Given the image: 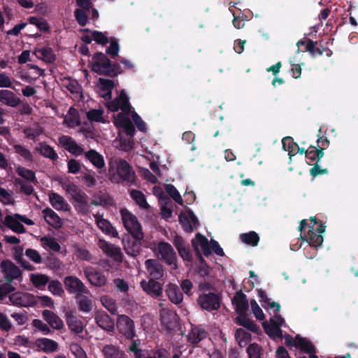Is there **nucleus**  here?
Instances as JSON below:
<instances>
[{
  "instance_id": "3",
  "label": "nucleus",
  "mask_w": 358,
  "mask_h": 358,
  "mask_svg": "<svg viewBox=\"0 0 358 358\" xmlns=\"http://www.w3.org/2000/svg\"><path fill=\"white\" fill-rule=\"evenodd\" d=\"M120 214L123 224L126 229L135 239L138 241L142 240L144 236L143 232L136 215L125 208L121 209Z\"/></svg>"
},
{
  "instance_id": "35",
  "label": "nucleus",
  "mask_w": 358,
  "mask_h": 358,
  "mask_svg": "<svg viewBox=\"0 0 358 358\" xmlns=\"http://www.w3.org/2000/svg\"><path fill=\"white\" fill-rule=\"evenodd\" d=\"M64 124L70 128H75L80 124L79 114L76 109L70 108L64 117Z\"/></svg>"
},
{
  "instance_id": "64",
  "label": "nucleus",
  "mask_w": 358,
  "mask_h": 358,
  "mask_svg": "<svg viewBox=\"0 0 358 358\" xmlns=\"http://www.w3.org/2000/svg\"><path fill=\"white\" fill-rule=\"evenodd\" d=\"M249 358H260V348L257 344H251L247 349Z\"/></svg>"
},
{
  "instance_id": "61",
  "label": "nucleus",
  "mask_w": 358,
  "mask_h": 358,
  "mask_svg": "<svg viewBox=\"0 0 358 358\" xmlns=\"http://www.w3.org/2000/svg\"><path fill=\"white\" fill-rule=\"evenodd\" d=\"M29 22L30 24L36 25L41 30L47 31L49 29L47 22L43 19L37 17H31L29 19Z\"/></svg>"
},
{
  "instance_id": "56",
  "label": "nucleus",
  "mask_w": 358,
  "mask_h": 358,
  "mask_svg": "<svg viewBox=\"0 0 358 358\" xmlns=\"http://www.w3.org/2000/svg\"><path fill=\"white\" fill-rule=\"evenodd\" d=\"M166 190L167 193L173 198V199L178 203L182 205V199L176 189V188L172 185H167L166 186Z\"/></svg>"
},
{
  "instance_id": "24",
  "label": "nucleus",
  "mask_w": 358,
  "mask_h": 358,
  "mask_svg": "<svg viewBox=\"0 0 358 358\" xmlns=\"http://www.w3.org/2000/svg\"><path fill=\"white\" fill-rule=\"evenodd\" d=\"M148 273L152 279H159L164 275V267L156 259H148L145 262Z\"/></svg>"
},
{
  "instance_id": "20",
  "label": "nucleus",
  "mask_w": 358,
  "mask_h": 358,
  "mask_svg": "<svg viewBox=\"0 0 358 358\" xmlns=\"http://www.w3.org/2000/svg\"><path fill=\"white\" fill-rule=\"evenodd\" d=\"M232 304L237 313L245 315L249 308L248 301L242 292H237L232 299Z\"/></svg>"
},
{
  "instance_id": "13",
  "label": "nucleus",
  "mask_w": 358,
  "mask_h": 358,
  "mask_svg": "<svg viewBox=\"0 0 358 358\" xmlns=\"http://www.w3.org/2000/svg\"><path fill=\"white\" fill-rule=\"evenodd\" d=\"M117 327L119 331L125 337L133 338L135 336L134 322L128 316L119 315L117 320Z\"/></svg>"
},
{
  "instance_id": "7",
  "label": "nucleus",
  "mask_w": 358,
  "mask_h": 358,
  "mask_svg": "<svg viewBox=\"0 0 358 358\" xmlns=\"http://www.w3.org/2000/svg\"><path fill=\"white\" fill-rule=\"evenodd\" d=\"M63 188L69 193L77 203L75 207L79 210H85L87 207V196L77 185L71 182L63 184Z\"/></svg>"
},
{
  "instance_id": "10",
  "label": "nucleus",
  "mask_w": 358,
  "mask_h": 358,
  "mask_svg": "<svg viewBox=\"0 0 358 358\" xmlns=\"http://www.w3.org/2000/svg\"><path fill=\"white\" fill-rule=\"evenodd\" d=\"M10 302L15 305L24 307L33 306L37 304V299L28 292H17L9 296Z\"/></svg>"
},
{
  "instance_id": "30",
  "label": "nucleus",
  "mask_w": 358,
  "mask_h": 358,
  "mask_svg": "<svg viewBox=\"0 0 358 358\" xmlns=\"http://www.w3.org/2000/svg\"><path fill=\"white\" fill-rule=\"evenodd\" d=\"M45 222L52 227L59 229L62 226L60 217L50 208H46L42 211Z\"/></svg>"
},
{
  "instance_id": "25",
  "label": "nucleus",
  "mask_w": 358,
  "mask_h": 358,
  "mask_svg": "<svg viewBox=\"0 0 358 358\" xmlns=\"http://www.w3.org/2000/svg\"><path fill=\"white\" fill-rule=\"evenodd\" d=\"M35 346L41 351L46 353L55 352L58 350L57 342L48 338H38L35 341Z\"/></svg>"
},
{
  "instance_id": "42",
  "label": "nucleus",
  "mask_w": 358,
  "mask_h": 358,
  "mask_svg": "<svg viewBox=\"0 0 358 358\" xmlns=\"http://www.w3.org/2000/svg\"><path fill=\"white\" fill-rule=\"evenodd\" d=\"M282 148L288 152L289 155H295L297 150H299L298 145L294 143L291 137H285L282 141Z\"/></svg>"
},
{
  "instance_id": "47",
  "label": "nucleus",
  "mask_w": 358,
  "mask_h": 358,
  "mask_svg": "<svg viewBox=\"0 0 358 358\" xmlns=\"http://www.w3.org/2000/svg\"><path fill=\"white\" fill-rule=\"evenodd\" d=\"M62 85L72 94H79L81 91V87L76 80L69 78H64Z\"/></svg>"
},
{
  "instance_id": "6",
  "label": "nucleus",
  "mask_w": 358,
  "mask_h": 358,
  "mask_svg": "<svg viewBox=\"0 0 358 358\" xmlns=\"http://www.w3.org/2000/svg\"><path fill=\"white\" fill-rule=\"evenodd\" d=\"M154 252L158 257L162 259L172 269L178 268L176 252L169 243L163 241L159 242L154 248Z\"/></svg>"
},
{
  "instance_id": "63",
  "label": "nucleus",
  "mask_w": 358,
  "mask_h": 358,
  "mask_svg": "<svg viewBox=\"0 0 358 358\" xmlns=\"http://www.w3.org/2000/svg\"><path fill=\"white\" fill-rule=\"evenodd\" d=\"M160 316L162 322L168 325L171 322V320L176 317V315L173 312L168 309L162 308L160 310Z\"/></svg>"
},
{
  "instance_id": "58",
  "label": "nucleus",
  "mask_w": 358,
  "mask_h": 358,
  "mask_svg": "<svg viewBox=\"0 0 358 358\" xmlns=\"http://www.w3.org/2000/svg\"><path fill=\"white\" fill-rule=\"evenodd\" d=\"M238 320L241 325L245 327L248 329L256 331L257 329V327L254 322L250 320V319L247 318L245 315H240V316L238 317Z\"/></svg>"
},
{
  "instance_id": "4",
  "label": "nucleus",
  "mask_w": 358,
  "mask_h": 358,
  "mask_svg": "<svg viewBox=\"0 0 358 358\" xmlns=\"http://www.w3.org/2000/svg\"><path fill=\"white\" fill-rule=\"evenodd\" d=\"M311 221L313 222V225H309L308 231L304 233L303 236L301 235V237L310 246L317 248L323 243L322 234L324 232L325 227L317 222L315 218H311Z\"/></svg>"
},
{
  "instance_id": "8",
  "label": "nucleus",
  "mask_w": 358,
  "mask_h": 358,
  "mask_svg": "<svg viewBox=\"0 0 358 358\" xmlns=\"http://www.w3.org/2000/svg\"><path fill=\"white\" fill-rule=\"evenodd\" d=\"M92 69L99 74L111 75L115 72L114 66L103 53H96L93 57Z\"/></svg>"
},
{
  "instance_id": "34",
  "label": "nucleus",
  "mask_w": 358,
  "mask_h": 358,
  "mask_svg": "<svg viewBox=\"0 0 358 358\" xmlns=\"http://www.w3.org/2000/svg\"><path fill=\"white\" fill-rule=\"evenodd\" d=\"M85 158L89 160L96 168L102 169L105 166L103 156L94 150L84 152Z\"/></svg>"
},
{
  "instance_id": "37",
  "label": "nucleus",
  "mask_w": 358,
  "mask_h": 358,
  "mask_svg": "<svg viewBox=\"0 0 358 358\" xmlns=\"http://www.w3.org/2000/svg\"><path fill=\"white\" fill-rule=\"evenodd\" d=\"M40 241L43 248L48 251L57 252L61 250L59 243L55 238L50 236H43L41 238Z\"/></svg>"
},
{
  "instance_id": "23",
  "label": "nucleus",
  "mask_w": 358,
  "mask_h": 358,
  "mask_svg": "<svg viewBox=\"0 0 358 358\" xmlns=\"http://www.w3.org/2000/svg\"><path fill=\"white\" fill-rule=\"evenodd\" d=\"M141 286L143 291L154 298H157L162 294V289L160 283L154 279H150L148 281L142 280L141 282Z\"/></svg>"
},
{
  "instance_id": "57",
  "label": "nucleus",
  "mask_w": 358,
  "mask_h": 358,
  "mask_svg": "<svg viewBox=\"0 0 358 358\" xmlns=\"http://www.w3.org/2000/svg\"><path fill=\"white\" fill-rule=\"evenodd\" d=\"M264 327L266 333L273 337H281L282 331L279 327L275 326L273 324H264Z\"/></svg>"
},
{
  "instance_id": "31",
  "label": "nucleus",
  "mask_w": 358,
  "mask_h": 358,
  "mask_svg": "<svg viewBox=\"0 0 358 358\" xmlns=\"http://www.w3.org/2000/svg\"><path fill=\"white\" fill-rule=\"evenodd\" d=\"M101 352L104 358H125V354L120 347L113 344L103 345Z\"/></svg>"
},
{
  "instance_id": "22",
  "label": "nucleus",
  "mask_w": 358,
  "mask_h": 358,
  "mask_svg": "<svg viewBox=\"0 0 358 358\" xmlns=\"http://www.w3.org/2000/svg\"><path fill=\"white\" fill-rule=\"evenodd\" d=\"M192 244L197 253H200L201 251L206 256L211 253L210 243L205 236L200 234H197L195 238L192 239Z\"/></svg>"
},
{
  "instance_id": "62",
  "label": "nucleus",
  "mask_w": 358,
  "mask_h": 358,
  "mask_svg": "<svg viewBox=\"0 0 358 358\" xmlns=\"http://www.w3.org/2000/svg\"><path fill=\"white\" fill-rule=\"evenodd\" d=\"M17 173L21 177L25 178L27 180L34 181L35 179L34 173L22 166H18L17 168Z\"/></svg>"
},
{
  "instance_id": "2",
  "label": "nucleus",
  "mask_w": 358,
  "mask_h": 358,
  "mask_svg": "<svg viewBox=\"0 0 358 358\" xmlns=\"http://www.w3.org/2000/svg\"><path fill=\"white\" fill-rule=\"evenodd\" d=\"M131 112L121 111L117 115H115L113 123L117 128L123 129L125 132L130 136V139L126 143L121 145L122 148L124 150H131L133 148V141L131 138L135 134V128L130 120L129 115Z\"/></svg>"
},
{
  "instance_id": "21",
  "label": "nucleus",
  "mask_w": 358,
  "mask_h": 358,
  "mask_svg": "<svg viewBox=\"0 0 358 358\" xmlns=\"http://www.w3.org/2000/svg\"><path fill=\"white\" fill-rule=\"evenodd\" d=\"M42 316L53 329L59 331L64 328V324L62 320L54 312L50 310H44L42 312Z\"/></svg>"
},
{
  "instance_id": "50",
  "label": "nucleus",
  "mask_w": 358,
  "mask_h": 358,
  "mask_svg": "<svg viewBox=\"0 0 358 358\" xmlns=\"http://www.w3.org/2000/svg\"><path fill=\"white\" fill-rule=\"evenodd\" d=\"M250 334L243 329H238L236 331V339L241 347L245 346L250 341Z\"/></svg>"
},
{
  "instance_id": "40",
  "label": "nucleus",
  "mask_w": 358,
  "mask_h": 358,
  "mask_svg": "<svg viewBox=\"0 0 358 358\" xmlns=\"http://www.w3.org/2000/svg\"><path fill=\"white\" fill-rule=\"evenodd\" d=\"M296 348L301 350V351L307 353L306 355H305L307 358H310V355H315V350L313 345L311 343L303 338H299L298 339V343ZM304 355H302L301 357H303ZM301 356L299 357V358Z\"/></svg>"
},
{
  "instance_id": "41",
  "label": "nucleus",
  "mask_w": 358,
  "mask_h": 358,
  "mask_svg": "<svg viewBox=\"0 0 358 358\" xmlns=\"http://www.w3.org/2000/svg\"><path fill=\"white\" fill-rule=\"evenodd\" d=\"M36 150L45 157L50 159H55L57 158V154L54 149L45 143H39L38 147Z\"/></svg>"
},
{
  "instance_id": "5",
  "label": "nucleus",
  "mask_w": 358,
  "mask_h": 358,
  "mask_svg": "<svg viewBox=\"0 0 358 358\" xmlns=\"http://www.w3.org/2000/svg\"><path fill=\"white\" fill-rule=\"evenodd\" d=\"M22 222L27 225L34 224V222L32 220L27 217L25 215L17 213L13 215H6L3 222L5 226L17 234H23L26 231L24 227L22 224Z\"/></svg>"
},
{
  "instance_id": "16",
  "label": "nucleus",
  "mask_w": 358,
  "mask_h": 358,
  "mask_svg": "<svg viewBox=\"0 0 358 358\" xmlns=\"http://www.w3.org/2000/svg\"><path fill=\"white\" fill-rule=\"evenodd\" d=\"M180 222L185 231L192 232L199 226V220L191 210H187L180 215Z\"/></svg>"
},
{
  "instance_id": "29",
  "label": "nucleus",
  "mask_w": 358,
  "mask_h": 358,
  "mask_svg": "<svg viewBox=\"0 0 358 358\" xmlns=\"http://www.w3.org/2000/svg\"><path fill=\"white\" fill-rule=\"evenodd\" d=\"M51 206L57 210L69 211L71 207L66 200L59 194L55 192H50L48 194Z\"/></svg>"
},
{
  "instance_id": "48",
  "label": "nucleus",
  "mask_w": 358,
  "mask_h": 358,
  "mask_svg": "<svg viewBox=\"0 0 358 358\" xmlns=\"http://www.w3.org/2000/svg\"><path fill=\"white\" fill-rule=\"evenodd\" d=\"M240 238L243 243L252 246L257 245L259 241L258 234L255 231L242 234H241Z\"/></svg>"
},
{
  "instance_id": "11",
  "label": "nucleus",
  "mask_w": 358,
  "mask_h": 358,
  "mask_svg": "<svg viewBox=\"0 0 358 358\" xmlns=\"http://www.w3.org/2000/svg\"><path fill=\"white\" fill-rule=\"evenodd\" d=\"M197 302L200 307L208 311L217 310L220 307V301L218 296L214 293L200 294Z\"/></svg>"
},
{
  "instance_id": "27",
  "label": "nucleus",
  "mask_w": 358,
  "mask_h": 358,
  "mask_svg": "<svg viewBox=\"0 0 358 358\" xmlns=\"http://www.w3.org/2000/svg\"><path fill=\"white\" fill-rule=\"evenodd\" d=\"M165 293L172 303L178 305L183 301V294L175 284L169 283L166 286Z\"/></svg>"
},
{
  "instance_id": "18",
  "label": "nucleus",
  "mask_w": 358,
  "mask_h": 358,
  "mask_svg": "<svg viewBox=\"0 0 358 358\" xmlns=\"http://www.w3.org/2000/svg\"><path fill=\"white\" fill-rule=\"evenodd\" d=\"M59 144L70 153L75 155H80L84 153L83 148L70 136H62L59 138Z\"/></svg>"
},
{
  "instance_id": "60",
  "label": "nucleus",
  "mask_w": 358,
  "mask_h": 358,
  "mask_svg": "<svg viewBox=\"0 0 358 358\" xmlns=\"http://www.w3.org/2000/svg\"><path fill=\"white\" fill-rule=\"evenodd\" d=\"M324 152L322 149L317 150L315 148H310L306 152V157L312 162L320 159L323 157Z\"/></svg>"
},
{
  "instance_id": "49",
  "label": "nucleus",
  "mask_w": 358,
  "mask_h": 358,
  "mask_svg": "<svg viewBox=\"0 0 358 358\" xmlns=\"http://www.w3.org/2000/svg\"><path fill=\"white\" fill-rule=\"evenodd\" d=\"M78 309L83 313H90L92 310V301L87 296H80L78 301Z\"/></svg>"
},
{
  "instance_id": "53",
  "label": "nucleus",
  "mask_w": 358,
  "mask_h": 358,
  "mask_svg": "<svg viewBox=\"0 0 358 358\" xmlns=\"http://www.w3.org/2000/svg\"><path fill=\"white\" fill-rule=\"evenodd\" d=\"M13 148L15 149V152L22 157L25 161H33L34 157L28 149L20 145H15Z\"/></svg>"
},
{
  "instance_id": "19",
  "label": "nucleus",
  "mask_w": 358,
  "mask_h": 358,
  "mask_svg": "<svg viewBox=\"0 0 358 358\" xmlns=\"http://www.w3.org/2000/svg\"><path fill=\"white\" fill-rule=\"evenodd\" d=\"M94 319L96 323L100 328L107 331H113L114 330V321L105 312L101 310H97L95 313Z\"/></svg>"
},
{
  "instance_id": "59",
  "label": "nucleus",
  "mask_w": 358,
  "mask_h": 358,
  "mask_svg": "<svg viewBox=\"0 0 358 358\" xmlns=\"http://www.w3.org/2000/svg\"><path fill=\"white\" fill-rule=\"evenodd\" d=\"M74 255L78 258L85 261H90L92 259L90 252L85 248L79 246L75 247Z\"/></svg>"
},
{
  "instance_id": "26",
  "label": "nucleus",
  "mask_w": 358,
  "mask_h": 358,
  "mask_svg": "<svg viewBox=\"0 0 358 358\" xmlns=\"http://www.w3.org/2000/svg\"><path fill=\"white\" fill-rule=\"evenodd\" d=\"M66 321L71 331L76 334H81L83 331L84 324L83 321L76 316L72 312H68L66 313Z\"/></svg>"
},
{
  "instance_id": "51",
  "label": "nucleus",
  "mask_w": 358,
  "mask_h": 358,
  "mask_svg": "<svg viewBox=\"0 0 358 358\" xmlns=\"http://www.w3.org/2000/svg\"><path fill=\"white\" fill-rule=\"evenodd\" d=\"M43 132L42 127L38 124L24 129V133L27 138L34 139L41 135Z\"/></svg>"
},
{
  "instance_id": "43",
  "label": "nucleus",
  "mask_w": 358,
  "mask_h": 358,
  "mask_svg": "<svg viewBox=\"0 0 358 358\" xmlns=\"http://www.w3.org/2000/svg\"><path fill=\"white\" fill-rule=\"evenodd\" d=\"M99 84L101 90L106 91V93H101V96L106 99H110L111 90L114 87L113 82L109 79L100 78Z\"/></svg>"
},
{
  "instance_id": "44",
  "label": "nucleus",
  "mask_w": 358,
  "mask_h": 358,
  "mask_svg": "<svg viewBox=\"0 0 358 358\" xmlns=\"http://www.w3.org/2000/svg\"><path fill=\"white\" fill-rule=\"evenodd\" d=\"M104 110L102 108L92 109L87 113V117L91 122L105 123Z\"/></svg>"
},
{
  "instance_id": "15",
  "label": "nucleus",
  "mask_w": 358,
  "mask_h": 358,
  "mask_svg": "<svg viewBox=\"0 0 358 358\" xmlns=\"http://www.w3.org/2000/svg\"><path fill=\"white\" fill-rule=\"evenodd\" d=\"M98 245L106 255L110 257L116 262H122V253L120 247L111 244L103 239H99Z\"/></svg>"
},
{
  "instance_id": "54",
  "label": "nucleus",
  "mask_w": 358,
  "mask_h": 358,
  "mask_svg": "<svg viewBox=\"0 0 358 358\" xmlns=\"http://www.w3.org/2000/svg\"><path fill=\"white\" fill-rule=\"evenodd\" d=\"M69 349L75 358H87L85 351L79 344L72 343L69 345Z\"/></svg>"
},
{
  "instance_id": "46",
  "label": "nucleus",
  "mask_w": 358,
  "mask_h": 358,
  "mask_svg": "<svg viewBox=\"0 0 358 358\" xmlns=\"http://www.w3.org/2000/svg\"><path fill=\"white\" fill-rule=\"evenodd\" d=\"M100 301L103 306L106 308L111 314H116L117 303L115 301L107 295L102 296Z\"/></svg>"
},
{
  "instance_id": "17",
  "label": "nucleus",
  "mask_w": 358,
  "mask_h": 358,
  "mask_svg": "<svg viewBox=\"0 0 358 358\" xmlns=\"http://www.w3.org/2000/svg\"><path fill=\"white\" fill-rule=\"evenodd\" d=\"M0 268L8 280L18 279L21 277V270L10 261H3Z\"/></svg>"
},
{
  "instance_id": "55",
  "label": "nucleus",
  "mask_w": 358,
  "mask_h": 358,
  "mask_svg": "<svg viewBox=\"0 0 358 358\" xmlns=\"http://www.w3.org/2000/svg\"><path fill=\"white\" fill-rule=\"evenodd\" d=\"M33 327L40 331L44 335L51 334L52 331L48 324L43 322L41 320L35 319L32 322Z\"/></svg>"
},
{
  "instance_id": "28",
  "label": "nucleus",
  "mask_w": 358,
  "mask_h": 358,
  "mask_svg": "<svg viewBox=\"0 0 358 358\" xmlns=\"http://www.w3.org/2000/svg\"><path fill=\"white\" fill-rule=\"evenodd\" d=\"M20 99L10 90H0V102L10 107H17L20 103Z\"/></svg>"
},
{
  "instance_id": "38",
  "label": "nucleus",
  "mask_w": 358,
  "mask_h": 358,
  "mask_svg": "<svg viewBox=\"0 0 358 358\" xmlns=\"http://www.w3.org/2000/svg\"><path fill=\"white\" fill-rule=\"evenodd\" d=\"M36 57L46 62H52L55 60V55L49 48H37L34 52Z\"/></svg>"
},
{
  "instance_id": "9",
  "label": "nucleus",
  "mask_w": 358,
  "mask_h": 358,
  "mask_svg": "<svg viewBox=\"0 0 358 358\" xmlns=\"http://www.w3.org/2000/svg\"><path fill=\"white\" fill-rule=\"evenodd\" d=\"M64 283L66 290L70 294L78 296L88 294L89 290L85 284L77 277L70 275L64 278Z\"/></svg>"
},
{
  "instance_id": "39",
  "label": "nucleus",
  "mask_w": 358,
  "mask_h": 358,
  "mask_svg": "<svg viewBox=\"0 0 358 358\" xmlns=\"http://www.w3.org/2000/svg\"><path fill=\"white\" fill-rule=\"evenodd\" d=\"M258 295L260 298V302L262 303V305L264 308L271 309L276 312H279L280 305L274 301H271V300L266 296V294L264 291L259 290Z\"/></svg>"
},
{
  "instance_id": "1",
  "label": "nucleus",
  "mask_w": 358,
  "mask_h": 358,
  "mask_svg": "<svg viewBox=\"0 0 358 358\" xmlns=\"http://www.w3.org/2000/svg\"><path fill=\"white\" fill-rule=\"evenodd\" d=\"M108 176L110 180L116 183H133L135 178L134 172L129 164L124 160H115L109 164Z\"/></svg>"
},
{
  "instance_id": "12",
  "label": "nucleus",
  "mask_w": 358,
  "mask_h": 358,
  "mask_svg": "<svg viewBox=\"0 0 358 358\" xmlns=\"http://www.w3.org/2000/svg\"><path fill=\"white\" fill-rule=\"evenodd\" d=\"M108 110L115 112L119 110L123 112H131V106L125 92L122 90L117 97L107 103Z\"/></svg>"
},
{
  "instance_id": "33",
  "label": "nucleus",
  "mask_w": 358,
  "mask_h": 358,
  "mask_svg": "<svg viewBox=\"0 0 358 358\" xmlns=\"http://www.w3.org/2000/svg\"><path fill=\"white\" fill-rule=\"evenodd\" d=\"M29 278L33 285L38 289H44L50 281V278L43 273H34L29 275Z\"/></svg>"
},
{
  "instance_id": "45",
  "label": "nucleus",
  "mask_w": 358,
  "mask_h": 358,
  "mask_svg": "<svg viewBox=\"0 0 358 358\" xmlns=\"http://www.w3.org/2000/svg\"><path fill=\"white\" fill-rule=\"evenodd\" d=\"M131 198L134 200L136 203L141 208L147 209L149 208V205L146 201L145 195L138 190H131L130 192Z\"/></svg>"
},
{
  "instance_id": "52",
  "label": "nucleus",
  "mask_w": 358,
  "mask_h": 358,
  "mask_svg": "<svg viewBox=\"0 0 358 358\" xmlns=\"http://www.w3.org/2000/svg\"><path fill=\"white\" fill-rule=\"evenodd\" d=\"M49 291L55 296H62L64 294L62 283L58 280H52L48 282Z\"/></svg>"
},
{
  "instance_id": "14",
  "label": "nucleus",
  "mask_w": 358,
  "mask_h": 358,
  "mask_svg": "<svg viewBox=\"0 0 358 358\" xmlns=\"http://www.w3.org/2000/svg\"><path fill=\"white\" fill-rule=\"evenodd\" d=\"M83 272L90 283L95 287L104 286L107 282L106 275L92 266L85 267Z\"/></svg>"
},
{
  "instance_id": "32",
  "label": "nucleus",
  "mask_w": 358,
  "mask_h": 358,
  "mask_svg": "<svg viewBox=\"0 0 358 358\" xmlns=\"http://www.w3.org/2000/svg\"><path fill=\"white\" fill-rule=\"evenodd\" d=\"M95 220L97 227L106 234L109 235L112 237H117L118 232L111 225L109 221L98 215H95Z\"/></svg>"
},
{
  "instance_id": "36",
  "label": "nucleus",
  "mask_w": 358,
  "mask_h": 358,
  "mask_svg": "<svg viewBox=\"0 0 358 358\" xmlns=\"http://www.w3.org/2000/svg\"><path fill=\"white\" fill-rule=\"evenodd\" d=\"M206 337V331L199 327H192L189 331L187 339L192 344H196Z\"/></svg>"
}]
</instances>
